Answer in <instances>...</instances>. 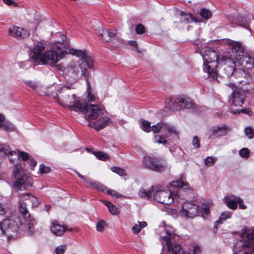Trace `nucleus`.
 <instances>
[{
  "instance_id": "nucleus-1",
  "label": "nucleus",
  "mask_w": 254,
  "mask_h": 254,
  "mask_svg": "<svg viewBox=\"0 0 254 254\" xmlns=\"http://www.w3.org/2000/svg\"><path fill=\"white\" fill-rule=\"evenodd\" d=\"M159 240L164 248H167L168 254H184L182 246L176 242L175 229L171 225H165L159 228Z\"/></svg>"
},
{
  "instance_id": "nucleus-28",
  "label": "nucleus",
  "mask_w": 254,
  "mask_h": 254,
  "mask_svg": "<svg viewBox=\"0 0 254 254\" xmlns=\"http://www.w3.org/2000/svg\"><path fill=\"white\" fill-rule=\"evenodd\" d=\"M241 64L248 69H251L254 66V59L247 55L246 53L244 56L240 57Z\"/></svg>"
},
{
  "instance_id": "nucleus-60",
  "label": "nucleus",
  "mask_w": 254,
  "mask_h": 254,
  "mask_svg": "<svg viewBox=\"0 0 254 254\" xmlns=\"http://www.w3.org/2000/svg\"><path fill=\"white\" fill-rule=\"evenodd\" d=\"M26 85H28L29 87L33 89H35L37 87V86L35 82L32 81H28L25 82Z\"/></svg>"
},
{
  "instance_id": "nucleus-5",
  "label": "nucleus",
  "mask_w": 254,
  "mask_h": 254,
  "mask_svg": "<svg viewBox=\"0 0 254 254\" xmlns=\"http://www.w3.org/2000/svg\"><path fill=\"white\" fill-rule=\"evenodd\" d=\"M247 94L248 90L243 88H239L233 91L229 99L230 109L233 113L238 114L244 112V109H235V107H242Z\"/></svg>"
},
{
  "instance_id": "nucleus-52",
  "label": "nucleus",
  "mask_w": 254,
  "mask_h": 254,
  "mask_svg": "<svg viewBox=\"0 0 254 254\" xmlns=\"http://www.w3.org/2000/svg\"><path fill=\"white\" fill-rule=\"evenodd\" d=\"M50 171V168L49 167L45 166L43 164L40 165L39 167V172L43 173H48Z\"/></svg>"
},
{
  "instance_id": "nucleus-27",
  "label": "nucleus",
  "mask_w": 254,
  "mask_h": 254,
  "mask_svg": "<svg viewBox=\"0 0 254 254\" xmlns=\"http://www.w3.org/2000/svg\"><path fill=\"white\" fill-rule=\"evenodd\" d=\"M180 22L182 23H188L192 22H200L198 17H196L190 13H186V12L180 11Z\"/></svg>"
},
{
  "instance_id": "nucleus-35",
  "label": "nucleus",
  "mask_w": 254,
  "mask_h": 254,
  "mask_svg": "<svg viewBox=\"0 0 254 254\" xmlns=\"http://www.w3.org/2000/svg\"><path fill=\"white\" fill-rule=\"evenodd\" d=\"M106 192L115 199L123 200L128 198L126 195L121 194L119 191H106Z\"/></svg>"
},
{
  "instance_id": "nucleus-44",
  "label": "nucleus",
  "mask_w": 254,
  "mask_h": 254,
  "mask_svg": "<svg viewBox=\"0 0 254 254\" xmlns=\"http://www.w3.org/2000/svg\"><path fill=\"white\" fill-rule=\"evenodd\" d=\"M142 128L146 132H150L151 130L150 122L145 120L143 121L142 122Z\"/></svg>"
},
{
  "instance_id": "nucleus-50",
  "label": "nucleus",
  "mask_w": 254,
  "mask_h": 254,
  "mask_svg": "<svg viewBox=\"0 0 254 254\" xmlns=\"http://www.w3.org/2000/svg\"><path fill=\"white\" fill-rule=\"evenodd\" d=\"M249 153V150L247 148H243L239 151V155L243 157H248Z\"/></svg>"
},
{
  "instance_id": "nucleus-13",
  "label": "nucleus",
  "mask_w": 254,
  "mask_h": 254,
  "mask_svg": "<svg viewBox=\"0 0 254 254\" xmlns=\"http://www.w3.org/2000/svg\"><path fill=\"white\" fill-rule=\"evenodd\" d=\"M151 129L154 133H158L162 130L164 133L165 137H168L170 135L174 134L179 139L178 132L176 128L174 126L163 122L153 126L151 127Z\"/></svg>"
},
{
  "instance_id": "nucleus-3",
  "label": "nucleus",
  "mask_w": 254,
  "mask_h": 254,
  "mask_svg": "<svg viewBox=\"0 0 254 254\" xmlns=\"http://www.w3.org/2000/svg\"><path fill=\"white\" fill-rule=\"evenodd\" d=\"M203 60V70L208 73V78L210 80L217 79V73L215 69L219 64L218 56L216 52L210 49H207L201 52Z\"/></svg>"
},
{
  "instance_id": "nucleus-15",
  "label": "nucleus",
  "mask_w": 254,
  "mask_h": 254,
  "mask_svg": "<svg viewBox=\"0 0 254 254\" xmlns=\"http://www.w3.org/2000/svg\"><path fill=\"white\" fill-rule=\"evenodd\" d=\"M198 213V206L190 202L186 201L182 204L181 214L185 217L193 218Z\"/></svg>"
},
{
  "instance_id": "nucleus-12",
  "label": "nucleus",
  "mask_w": 254,
  "mask_h": 254,
  "mask_svg": "<svg viewBox=\"0 0 254 254\" xmlns=\"http://www.w3.org/2000/svg\"><path fill=\"white\" fill-rule=\"evenodd\" d=\"M58 96L59 99L61 101V104L64 106H67L68 108L75 100V94L67 86L61 88L59 91Z\"/></svg>"
},
{
  "instance_id": "nucleus-51",
  "label": "nucleus",
  "mask_w": 254,
  "mask_h": 254,
  "mask_svg": "<svg viewBox=\"0 0 254 254\" xmlns=\"http://www.w3.org/2000/svg\"><path fill=\"white\" fill-rule=\"evenodd\" d=\"M105 221L101 220L99 221L96 224L97 230L99 232H102L103 231L105 226Z\"/></svg>"
},
{
  "instance_id": "nucleus-7",
  "label": "nucleus",
  "mask_w": 254,
  "mask_h": 254,
  "mask_svg": "<svg viewBox=\"0 0 254 254\" xmlns=\"http://www.w3.org/2000/svg\"><path fill=\"white\" fill-rule=\"evenodd\" d=\"M21 166L20 165H16L13 172V176L16 179L13 183L15 190H22L29 189L32 186L31 178L27 176L21 175Z\"/></svg>"
},
{
  "instance_id": "nucleus-9",
  "label": "nucleus",
  "mask_w": 254,
  "mask_h": 254,
  "mask_svg": "<svg viewBox=\"0 0 254 254\" xmlns=\"http://www.w3.org/2000/svg\"><path fill=\"white\" fill-rule=\"evenodd\" d=\"M105 112L103 106L90 104L87 106L86 112H85V118L88 121L95 120L101 116H104Z\"/></svg>"
},
{
  "instance_id": "nucleus-36",
  "label": "nucleus",
  "mask_w": 254,
  "mask_h": 254,
  "mask_svg": "<svg viewBox=\"0 0 254 254\" xmlns=\"http://www.w3.org/2000/svg\"><path fill=\"white\" fill-rule=\"evenodd\" d=\"M239 25L243 27H244L246 29H248L249 30H250V19H248L246 17H242L239 20Z\"/></svg>"
},
{
  "instance_id": "nucleus-53",
  "label": "nucleus",
  "mask_w": 254,
  "mask_h": 254,
  "mask_svg": "<svg viewBox=\"0 0 254 254\" xmlns=\"http://www.w3.org/2000/svg\"><path fill=\"white\" fill-rule=\"evenodd\" d=\"M29 201L31 202L33 207H37L39 203V199L33 195Z\"/></svg>"
},
{
  "instance_id": "nucleus-49",
  "label": "nucleus",
  "mask_w": 254,
  "mask_h": 254,
  "mask_svg": "<svg viewBox=\"0 0 254 254\" xmlns=\"http://www.w3.org/2000/svg\"><path fill=\"white\" fill-rule=\"evenodd\" d=\"M31 197H32V195H31L29 193H23L20 196L19 201H30Z\"/></svg>"
},
{
  "instance_id": "nucleus-41",
  "label": "nucleus",
  "mask_w": 254,
  "mask_h": 254,
  "mask_svg": "<svg viewBox=\"0 0 254 254\" xmlns=\"http://www.w3.org/2000/svg\"><path fill=\"white\" fill-rule=\"evenodd\" d=\"M245 133L249 139L254 138V131L251 127H247L245 129Z\"/></svg>"
},
{
  "instance_id": "nucleus-23",
  "label": "nucleus",
  "mask_w": 254,
  "mask_h": 254,
  "mask_svg": "<svg viewBox=\"0 0 254 254\" xmlns=\"http://www.w3.org/2000/svg\"><path fill=\"white\" fill-rule=\"evenodd\" d=\"M102 116L99 117V119L96 121L92 126H89L93 127L96 130L99 131L105 128L106 126L112 124V121L109 118L106 116Z\"/></svg>"
},
{
  "instance_id": "nucleus-30",
  "label": "nucleus",
  "mask_w": 254,
  "mask_h": 254,
  "mask_svg": "<svg viewBox=\"0 0 254 254\" xmlns=\"http://www.w3.org/2000/svg\"><path fill=\"white\" fill-rule=\"evenodd\" d=\"M237 197H235L233 198L225 197V203L228 208L233 210L237 209L238 202Z\"/></svg>"
},
{
  "instance_id": "nucleus-39",
  "label": "nucleus",
  "mask_w": 254,
  "mask_h": 254,
  "mask_svg": "<svg viewBox=\"0 0 254 254\" xmlns=\"http://www.w3.org/2000/svg\"><path fill=\"white\" fill-rule=\"evenodd\" d=\"M200 15L205 19H209L212 16L211 12L206 8H202L200 10Z\"/></svg>"
},
{
  "instance_id": "nucleus-20",
  "label": "nucleus",
  "mask_w": 254,
  "mask_h": 254,
  "mask_svg": "<svg viewBox=\"0 0 254 254\" xmlns=\"http://www.w3.org/2000/svg\"><path fill=\"white\" fill-rule=\"evenodd\" d=\"M143 164L145 167L152 171L161 172L164 170L166 168L165 166L159 164L154 158L150 156H145L143 160Z\"/></svg>"
},
{
  "instance_id": "nucleus-37",
  "label": "nucleus",
  "mask_w": 254,
  "mask_h": 254,
  "mask_svg": "<svg viewBox=\"0 0 254 254\" xmlns=\"http://www.w3.org/2000/svg\"><path fill=\"white\" fill-rule=\"evenodd\" d=\"M111 170L120 176H125L127 175V172L126 170L120 167L115 166L112 167L111 168Z\"/></svg>"
},
{
  "instance_id": "nucleus-26",
  "label": "nucleus",
  "mask_w": 254,
  "mask_h": 254,
  "mask_svg": "<svg viewBox=\"0 0 254 254\" xmlns=\"http://www.w3.org/2000/svg\"><path fill=\"white\" fill-rule=\"evenodd\" d=\"M50 229L51 233L57 236H62L65 231L64 226L56 220L51 222Z\"/></svg>"
},
{
  "instance_id": "nucleus-43",
  "label": "nucleus",
  "mask_w": 254,
  "mask_h": 254,
  "mask_svg": "<svg viewBox=\"0 0 254 254\" xmlns=\"http://www.w3.org/2000/svg\"><path fill=\"white\" fill-rule=\"evenodd\" d=\"M216 159L212 157H207L204 159V164L207 167L212 166L215 163Z\"/></svg>"
},
{
  "instance_id": "nucleus-16",
  "label": "nucleus",
  "mask_w": 254,
  "mask_h": 254,
  "mask_svg": "<svg viewBox=\"0 0 254 254\" xmlns=\"http://www.w3.org/2000/svg\"><path fill=\"white\" fill-rule=\"evenodd\" d=\"M226 44L236 57L240 58L245 55V48L242 43L228 39L226 41Z\"/></svg>"
},
{
  "instance_id": "nucleus-42",
  "label": "nucleus",
  "mask_w": 254,
  "mask_h": 254,
  "mask_svg": "<svg viewBox=\"0 0 254 254\" xmlns=\"http://www.w3.org/2000/svg\"><path fill=\"white\" fill-rule=\"evenodd\" d=\"M153 192V191H138V195L141 198L147 199L151 197Z\"/></svg>"
},
{
  "instance_id": "nucleus-63",
  "label": "nucleus",
  "mask_w": 254,
  "mask_h": 254,
  "mask_svg": "<svg viewBox=\"0 0 254 254\" xmlns=\"http://www.w3.org/2000/svg\"><path fill=\"white\" fill-rule=\"evenodd\" d=\"M227 85L228 87L231 88L233 91L235 90L236 89L238 88H237L235 84L232 83V82L228 83L227 84Z\"/></svg>"
},
{
  "instance_id": "nucleus-17",
  "label": "nucleus",
  "mask_w": 254,
  "mask_h": 254,
  "mask_svg": "<svg viewBox=\"0 0 254 254\" xmlns=\"http://www.w3.org/2000/svg\"><path fill=\"white\" fill-rule=\"evenodd\" d=\"M5 155H7L9 161L13 164L20 159L19 152L11 150L9 146L6 145L0 146V157H3Z\"/></svg>"
},
{
  "instance_id": "nucleus-2",
  "label": "nucleus",
  "mask_w": 254,
  "mask_h": 254,
  "mask_svg": "<svg viewBox=\"0 0 254 254\" xmlns=\"http://www.w3.org/2000/svg\"><path fill=\"white\" fill-rule=\"evenodd\" d=\"M234 254H254V230L245 231L239 237L233 248Z\"/></svg>"
},
{
  "instance_id": "nucleus-55",
  "label": "nucleus",
  "mask_w": 254,
  "mask_h": 254,
  "mask_svg": "<svg viewBox=\"0 0 254 254\" xmlns=\"http://www.w3.org/2000/svg\"><path fill=\"white\" fill-rule=\"evenodd\" d=\"M87 99L89 102H95L96 101V97L91 93L90 91H87Z\"/></svg>"
},
{
  "instance_id": "nucleus-8",
  "label": "nucleus",
  "mask_w": 254,
  "mask_h": 254,
  "mask_svg": "<svg viewBox=\"0 0 254 254\" xmlns=\"http://www.w3.org/2000/svg\"><path fill=\"white\" fill-rule=\"evenodd\" d=\"M65 51L59 46H54L51 50L47 51L43 55L44 63L40 62L42 64H53L61 60L64 54Z\"/></svg>"
},
{
  "instance_id": "nucleus-18",
  "label": "nucleus",
  "mask_w": 254,
  "mask_h": 254,
  "mask_svg": "<svg viewBox=\"0 0 254 254\" xmlns=\"http://www.w3.org/2000/svg\"><path fill=\"white\" fill-rule=\"evenodd\" d=\"M45 49V46L41 42H38L34 44V48L32 50L33 55L31 58L36 64H40V62L44 63L43 53Z\"/></svg>"
},
{
  "instance_id": "nucleus-48",
  "label": "nucleus",
  "mask_w": 254,
  "mask_h": 254,
  "mask_svg": "<svg viewBox=\"0 0 254 254\" xmlns=\"http://www.w3.org/2000/svg\"><path fill=\"white\" fill-rule=\"evenodd\" d=\"M109 212L113 215H118L120 213L119 209L113 204L108 208Z\"/></svg>"
},
{
  "instance_id": "nucleus-31",
  "label": "nucleus",
  "mask_w": 254,
  "mask_h": 254,
  "mask_svg": "<svg viewBox=\"0 0 254 254\" xmlns=\"http://www.w3.org/2000/svg\"><path fill=\"white\" fill-rule=\"evenodd\" d=\"M26 205V202L19 201L18 205L19 211L24 218H26L27 216H30V213L27 210Z\"/></svg>"
},
{
  "instance_id": "nucleus-10",
  "label": "nucleus",
  "mask_w": 254,
  "mask_h": 254,
  "mask_svg": "<svg viewBox=\"0 0 254 254\" xmlns=\"http://www.w3.org/2000/svg\"><path fill=\"white\" fill-rule=\"evenodd\" d=\"M68 72L69 76L73 80L77 81L83 75L86 77L88 70L84 67H82L80 64L76 62L70 64L68 68Z\"/></svg>"
},
{
  "instance_id": "nucleus-25",
  "label": "nucleus",
  "mask_w": 254,
  "mask_h": 254,
  "mask_svg": "<svg viewBox=\"0 0 254 254\" xmlns=\"http://www.w3.org/2000/svg\"><path fill=\"white\" fill-rule=\"evenodd\" d=\"M89 104L83 100L73 101V103L69 107V108L72 111L82 113L85 115V112H86L87 106Z\"/></svg>"
},
{
  "instance_id": "nucleus-46",
  "label": "nucleus",
  "mask_w": 254,
  "mask_h": 254,
  "mask_svg": "<svg viewBox=\"0 0 254 254\" xmlns=\"http://www.w3.org/2000/svg\"><path fill=\"white\" fill-rule=\"evenodd\" d=\"M154 141L156 143H162V144H165L167 143V140L162 135H156L155 136Z\"/></svg>"
},
{
  "instance_id": "nucleus-57",
  "label": "nucleus",
  "mask_w": 254,
  "mask_h": 254,
  "mask_svg": "<svg viewBox=\"0 0 254 254\" xmlns=\"http://www.w3.org/2000/svg\"><path fill=\"white\" fill-rule=\"evenodd\" d=\"M192 144L195 148H198L200 146L199 140L196 136H194L192 140Z\"/></svg>"
},
{
  "instance_id": "nucleus-21",
  "label": "nucleus",
  "mask_w": 254,
  "mask_h": 254,
  "mask_svg": "<svg viewBox=\"0 0 254 254\" xmlns=\"http://www.w3.org/2000/svg\"><path fill=\"white\" fill-rule=\"evenodd\" d=\"M72 54L77 57H81V60L89 68L93 66V60L91 55L85 50H72Z\"/></svg>"
},
{
  "instance_id": "nucleus-14",
  "label": "nucleus",
  "mask_w": 254,
  "mask_h": 254,
  "mask_svg": "<svg viewBox=\"0 0 254 254\" xmlns=\"http://www.w3.org/2000/svg\"><path fill=\"white\" fill-rule=\"evenodd\" d=\"M1 224L3 234L13 236L12 233H15L18 230V226L17 223L11 217L2 220Z\"/></svg>"
},
{
  "instance_id": "nucleus-6",
  "label": "nucleus",
  "mask_w": 254,
  "mask_h": 254,
  "mask_svg": "<svg viewBox=\"0 0 254 254\" xmlns=\"http://www.w3.org/2000/svg\"><path fill=\"white\" fill-rule=\"evenodd\" d=\"M99 35L107 43L112 50L117 49L123 46L122 39L120 37L116 29H103L99 31Z\"/></svg>"
},
{
  "instance_id": "nucleus-22",
  "label": "nucleus",
  "mask_w": 254,
  "mask_h": 254,
  "mask_svg": "<svg viewBox=\"0 0 254 254\" xmlns=\"http://www.w3.org/2000/svg\"><path fill=\"white\" fill-rule=\"evenodd\" d=\"M9 34L11 36L17 39L26 38L29 36L28 30L16 26L10 27L9 29Z\"/></svg>"
},
{
  "instance_id": "nucleus-32",
  "label": "nucleus",
  "mask_w": 254,
  "mask_h": 254,
  "mask_svg": "<svg viewBox=\"0 0 254 254\" xmlns=\"http://www.w3.org/2000/svg\"><path fill=\"white\" fill-rule=\"evenodd\" d=\"M232 216V213L230 211H224L222 212L218 220L214 223L215 228L219 224L222 223L223 221L226 220L227 219L231 218Z\"/></svg>"
},
{
  "instance_id": "nucleus-47",
  "label": "nucleus",
  "mask_w": 254,
  "mask_h": 254,
  "mask_svg": "<svg viewBox=\"0 0 254 254\" xmlns=\"http://www.w3.org/2000/svg\"><path fill=\"white\" fill-rule=\"evenodd\" d=\"M135 30L137 34H142L145 31V27L142 24H138L136 25Z\"/></svg>"
},
{
  "instance_id": "nucleus-58",
  "label": "nucleus",
  "mask_w": 254,
  "mask_h": 254,
  "mask_svg": "<svg viewBox=\"0 0 254 254\" xmlns=\"http://www.w3.org/2000/svg\"><path fill=\"white\" fill-rule=\"evenodd\" d=\"M132 230L134 234H137L141 231V228L139 225L135 224L132 228Z\"/></svg>"
},
{
  "instance_id": "nucleus-56",
  "label": "nucleus",
  "mask_w": 254,
  "mask_h": 254,
  "mask_svg": "<svg viewBox=\"0 0 254 254\" xmlns=\"http://www.w3.org/2000/svg\"><path fill=\"white\" fill-rule=\"evenodd\" d=\"M19 154L20 157H21L23 161L27 160L29 158V154L26 152L19 151Z\"/></svg>"
},
{
  "instance_id": "nucleus-33",
  "label": "nucleus",
  "mask_w": 254,
  "mask_h": 254,
  "mask_svg": "<svg viewBox=\"0 0 254 254\" xmlns=\"http://www.w3.org/2000/svg\"><path fill=\"white\" fill-rule=\"evenodd\" d=\"M178 101H176V103H181L183 105V107L186 109H189L191 108L193 106V102L190 99H184L182 98H179L177 99Z\"/></svg>"
},
{
  "instance_id": "nucleus-38",
  "label": "nucleus",
  "mask_w": 254,
  "mask_h": 254,
  "mask_svg": "<svg viewBox=\"0 0 254 254\" xmlns=\"http://www.w3.org/2000/svg\"><path fill=\"white\" fill-rule=\"evenodd\" d=\"M0 128H2L7 131H11L14 129L13 127L11 124L4 122L0 123Z\"/></svg>"
},
{
  "instance_id": "nucleus-4",
  "label": "nucleus",
  "mask_w": 254,
  "mask_h": 254,
  "mask_svg": "<svg viewBox=\"0 0 254 254\" xmlns=\"http://www.w3.org/2000/svg\"><path fill=\"white\" fill-rule=\"evenodd\" d=\"M235 68V63L233 59L222 55L219 61V64L214 70V72L217 73V79L214 81L219 82L218 79L219 76L227 77L231 76L234 73Z\"/></svg>"
},
{
  "instance_id": "nucleus-24",
  "label": "nucleus",
  "mask_w": 254,
  "mask_h": 254,
  "mask_svg": "<svg viewBox=\"0 0 254 254\" xmlns=\"http://www.w3.org/2000/svg\"><path fill=\"white\" fill-rule=\"evenodd\" d=\"M230 130L229 127L225 125L222 127H214L211 131L208 136L209 139H213L215 137H219L225 135Z\"/></svg>"
},
{
  "instance_id": "nucleus-19",
  "label": "nucleus",
  "mask_w": 254,
  "mask_h": 254,
  "mask_svg": "<svg viewBox=\"0 0 254 254\" xmlns=\"http://www.w3.org/2000/svg\"><path fill=\"white\" fill-rule=\"evenodd\" d=\"M169 185L170 186V188L167 186V189L165 190V188L163 187V185L160 184L155 186H153L151 188V190H168L169 189H182L184 188V190H188L190 189L189 185L188 184H185L182 181H176L170 182Z\"/></svg>"
},
{
  "instance_id": "nucleus-59",
  "label": "nucleus",
  "mask_w": 254,
  "mask_h": 254,
  "mask_svg": "<svg viewBox=\"0 0 254 254\" xmlns=\"http://www.w3.org/2000/svg\"><path fill=\"white\" fill-rule=\"evenodd\" d=\"M201 212L202 215L203 217H204L206 215H208V214L209 212V207H206L204 208H202Z\"/></svg>"
},
{
  "instance_id": "nucleus-54",
  "label": "nucleus",
  "mask_w": 254,
  "mask_h": 254,
  "mask_svg": "<svg viewBox=\"0 0 254 254\" xmlns=\"http://www.w3.org/2000/svg\"><path fill=\"white\" fill-rule=\"evenodd\" d=\"M237 205L239 204V208L241 209H245L247 208L246 205L244 203L243 200L239 197H237Z\"/></svg>"
},
{
  "instance_id": "nucleus-34",
  "label": "nucleus",
  "mask_w": 254,
  "mask_h": 254,
  "mask_svg": "<svg viewBox=\"0 0 254 254\" xmlns=\"http://www.w3.org/2000/svg\"><path fill=\"white\" fill-rule=\"evenodd\" d=\"M87 181L94 189L98 190H105L107 189L106 186L97 181H91V180L88 179Z\"/></svg>"
},
{
  "instance_id": "nucleus-11",
  "label": "nucleus",
  "mask_w": 254,
  "mask_h": 254,
  "mask_svg": "<svg viewBox=\"0 0 254 254\" xmlns=\"http://www.w3.org/2000/svg\"><path fill=\"white\" fill-rule=\"evenodd\" d=\"M177 191H154V199L159 203L168 205L177 197Z\"/></svg>"
},
{
  "instance_id": "nucleus-64",
  "label": "nucleus",
  "mask_w": 254,
  "mask_h": 254,
  "mask_svg": "<svg viewBox=\"0 0 254 254\" xmlns=\"http://www.w3.org/2000/svg\"><path fill=\"white\" fill-rule=\"evenodd\" d=\"M76 174L78 175V176L82 180H83V181L84 182H86L87 183H89L88 181H87V179H86V178L85 177H84V176L81 175L80 173H79L78 172H76Z\"/></svg>"
},
{
  "instance_id": "nucleus-29",
  "label": "nucleus",
  "mask_w": 254,
  "mask_h": 254,
  "mask_svg": "<svg viewBox=\"0 0 254 254\" xmlns=\"http://www.w3.org/2000/svg\"><path fill=\"white\" fill-rule=\"evenodd\" d=\"M25 219L24 225L27 229L29 235H32L35 231L34 226L36 224V220L30 215Z\"/></svg>"
},
{
  "instance_id": "nucleus-45",
  "label": "nucleus",
  "mask_w": 254,
  "mask_h": 254,
  "mask_svg": "<svg viewBox=\"0 0 254 254\" xmlns=\"http://www.w3.org/2000/svg\"><path fill=\"white\" fill-rule=\"evenodd\" d=\"M66 249V246L65 245H60L57 247L55 249L56 254H64Z\"/></svg>"
},
{
  "instance_id": "nucleus-61",
  "label": "nucleus",
  "mask_w": 254,
  "mask_h": 254,
  "mask_svg": "<svg viewBox=\"0 0 254 254\" xmlns=\"http://www.w3.org/2000/svg\"><path fill=\"white\" fill-rule=\"evenodd\" d=\"M3 2L8 5H14V6H17V3L12 0H2Z\"/></svg>"
},
{
  "instance_id": "nucleus-62",
  "label": "nucleus",
  "mask_w": 254,
  "mask_h": 254,
  "mask_svg": "<svg viewBox=\"0 0 254 254\" xmlns=\"http://www.w3.org/2000/svg\"><path fill=\"white\" fill-rule=\"evenodd\" d=\"M29 165L31 167V169L33 170L37 165V162L35 160L31 158L29 160Z\"/></svg>"
},
{
  "instance_id": "nucleus-40",
  "label": "nucleus",
  "mask_w": 254,
  "mask_h": 254,
  "mask_svg": "<svg viewBox=\"0 0 254 254\" xmlns=\"http://www.w3.org/2000/svg\"><path fill=\"white\" fill-rule=\"evenodd\" d=\"M94 154L97 158L101 160L105 161L109 158L107 154L101 151L94 152Z\"/></svg>"
}]
</instances>
